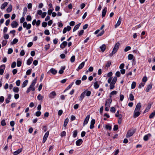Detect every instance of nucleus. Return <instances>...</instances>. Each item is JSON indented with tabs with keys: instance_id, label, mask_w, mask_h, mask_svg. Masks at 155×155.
Listing matches in <instances>:
<instances>
[{
	"instance_id": "nucleus-1",
	"label": "nucleus",
	"mask_w": 155,
	"mask_h": 155,
	"mask_svg": "<svg viewBox=\"0 0 155 155\" xmlns=\"http://www.w3.org/2000/svg\"><path fill=\"white\" fill-rule=\"evenodd\" d=\"M36 81L37 78H36L32 81V83L26 91L27 93H29L31 91H35V88L34 86L36 83Z\"/></svg>"
},
{
	"instance_id": "nucleus-2",
	"label": "nucleus",
	"mask_w": 155,
	"mask_h": 155,
	"mask_svg": "<svg viewBox=\"0 0 155 155\" xmlns=\"http://www.w3.org/2000/svg\"><path fill=\"white\" fill-rule=\"evenodd\" d=\"M120 46V43L119 42H117L114 45L112 53L109 54L110 57L112 56L113 55L115 54L117 52Z\"/></svg>"
},
{
	"instance_id": "nucleus-3",
	"label": "nucleus",
	"mask_w": 155,
	"mask_h": 155,
	"mask_svg": "<svg viewBox=\"0 0 155 155\" xmlns=\"http://www.w3.org/2000/svg\"><path fill=\"white\" fill-rule=\"evenodd\" d=\"M135 132V130L131 129L129 130L126 135L127 138H129L132 136Z\"/></svg>"
},
{
	"instance_id": "nucleus-4",
	"label": "nucleus",
	"mask_w": 155,
	"mask_h": 155,
	"mask_svg": "<svg viewBox=\"0 0 155 155\" xmlns=\"http://www.w3.org/2000/svg\"><path fill=\"white\" fill-rule=\"evenodd\" d=\"M23 26L24 28H26L27 30L29 29L31 27V25L30 24H27L26 22H24L23 23Z\"/></svg>"
},
{
	"instance_id": "nucleus-5",
	"label": "nucleus",
	"mask_w": 155,
	"mask_h": 155,
	"mask_svg": "<svg viewBox=\"0 0 155 155\" xmlns=\"http://www.w3.org/2000/svg\"><path fill=\"white\" fill-rule=\"evenodd\" d=\"M140 113L138 110H134V112L133 117L134 118H136L138 117L140 114Z\"/></svg>"
},
{
	"instance_id": "nucleus-6",
	"label": "nucleus",
	"mask_w": 155,
	"mask_h": 155,
	"mask_svg": "<svg viewBox=\"0 0 155 155\" xmlns=\"http://www.w3.org/2000/svg\"><path fill=\"white\" fill-rule=\"evenodd\" d=\"M5 68V65L2 64L0 66V74L2 75Z\"/></svg>"
},
{
	"instance_id": "nucleus-7",
	"label": "nucleus",
	"mask_w": 155,
	"mask_h": 155,
	"mask_svg": "<svg viewBox=\"0 0 155 155\" xmlns=\"http://www.w3.org/2000/svg\"><path fill=\"white\" fill-rule=\"evenodd\" d=\"M49 132L47 131L44 135L42 141L43 143H44L46 140L47 138L49 135Z\"/></svg>"
},
{
	"instance_id": "nucleus-8",
	"label": "nucleus",
	"mask_w": 155,
	"mask_h": 155,
	"mask_svg": "<svg viewBox=\"0 0 155 155\" xmlns=\"http://www.w3.org/2000/svg\"><path fill=\"white\" fill-rule=\"evenodd\" d=\"M56 94L55 91H53L50 93L49 95V97L50 98H53L56 96Z\"/></svg>"
},
{
	"instance_id": "nucleus-9",
	"label": "nucleus",
	"mask_w": 155,
	"mask_h": 155,
	"mask_svg": "<svg viewBox=\"0 0 155 155\" xmlns=\"http://www.w3.org/2000/svg\"><path fill=\"white\" fill-rule=\"evenodd\" d=\"M89 118H90V115H88L86 116V117L85 118L84 120V122L83 123V126H85V125L87 124V123L88 122Z\"/></svg>"
},
{
	"instance_id": "nucleus-10",
	"label": "nucleus",
	"mask_w": 155,
	"mask_h": 155,
	"mask_svg": "<svg viewBox=\"0 0 155 155\" xmlns=\"http://www.w3.org/2000/svg\"><path fill=\"white\" fill-rule=\"evenodd\" d=\"M141 107V103H138L137 104L135 108V110L140 111Z\"/></svg>"
},
{
	"instance_id": "nucleus-11",
	"label": "nucleus",
	"mask_w": 155,
	"mask_h": 155,
	"mask_svg": "<svg viewBox=\"0 0 155 155\" xmlns=\"http://www.w3.org/2000/svg\"><path fill=\"white\" fill-rule=\"evenodd\" d=\"M121 21V19L120 17H119L118 21H117L116 24L115 25V28H117L118 27L120 24Z\"/></svg>"
},
{
	"instance_id": "nucleus-12",
	"label": "nucleus",
	"mask_w": 155,
	"mask_h": 155,
	"mask_svg": "<svg viewBox=\"0 0 155 155\" xmlns=\"http://www.w3.org/2000/svg\"><path fill=\"white\" fill-rule=\"evenodd\" d=\"M11 26L12 28H16L18 25V23L16 21H13L11 24Z\"/></svg>"
},
{
	"instance_id": "nucleus-13",
	"label": "nucleus",
	"mask_w": 155,
	"mask_h": 155,
	"mask_svg": "<svg viewBox=\"0 0 155 155\" xmlns=\"http://www.w3.org/2000/svg\"><path fill=\"white\" fill-rule=\"evenodd\" d=\"M67 44L68 43L67 41H64L60 45V47L62 49H63L67 46Z\"/></svg>"
},
{
	"instance_id": "nucleus-14",
	"label": "nucleus",
	"mask_w": 155,
	"mask_h": 155,
	"mask_svg": "<svg viewBox=\"0 0 155 155\" xmlns=\"http://www.w3.org/2000/svg\"><path fill=\"white\" fill-rule=\"evenodd\" d=\"M112 101L111 98L107 100L105 104V106H108L109 107H110V104L111 103Z\"/></svg>"
},
{
	"instance_id": "nucleus-15",
	"label": "nucleus",
	"mask_w": 155,
	"mask_h": 155,
	"mask_svg": "<svg viewBox=\"0 0 155 155\" xmlns=\"http://www.w3.org/2000/svg\"><path fill=\"white\" fill-rule=\"evenodd\" d=\"M85 64L84 62H82L79 66L78 68L76 69L77 71H78L79 70L81 69L84 66Z\"/></svg>"
},
{
	"instance_id": "nucleus-16",
	"label": "nucleus",
	"mask_w": 155,
	"mask_h": 155,
	"mask_svg": "<svg viewBox=\"0 0 155 155\" xmlns=\"http://www.w3.org/2000/svg\"><path fill=\"white\" fill-rule=\"evenodd\" d=\"M151 136V134H148L144 136L143 139L144 141H147L148 140L149 138Z\"/></svg>"
},
{
	"instance_id": "nucleus-17",
	"label": "nucleus",
	"mask_w": 155,
	"mask_h": 155,
	"mask_svg": "<svg viewBox=\"0 0 155 155\" xmlns=\"http://www.w3.org/2000/svg\"><path fill=\"white\" fill-rule=\"evenodd\" d=\"M85 92H83L82 93L79 97V100L81 101L85 97Z\"/></svg>"
},
{
	"instance_id": "nucleus-18",
	"label": "nucleus",
	"mask_w": 155,
	"mask_h": 155,
	"mask_svg": "<svg viewBox=\"0 0 155 155\" xmlns=\"http://www.w3.org/2000/svg\"><path fill=\"white\" fill-rule=\"evenodd\" d=\"M53 74L55 75L57 73V71L53 68H51L49 71Z\"/></svg>"
},
{
	"instance_id": "nucleus-19",
	"label": "nucleus",
	"mask_w": 155,
	"mask_h": 155,
	"mask_svg": "<svg viewBox=\"0 0 155 155\" xmlns=\"http://www.w3.org/2000/svg\"><path fill=\"white\" fill-rule=\"evenodd\" d=\"M82 142L83 141L81 139H79L76 141V145L77 146H79L82 144Z\"/></svg>"
},
{
	"instance_id": "nucleus-20",
	"label": "nucleus",
	"mask_w": 155,
	"mask_h": 155,
	"mask_svg": "<svg viewBox=\"0 0 155 155\" xmlns=\"http://www.w3.org/2000/svg\"><path fill=\"white\" fill-rule=\"evenodd\" d=\"M107 8L106 7L104 8L102 12V17H104L106 15L107 12Z\"/></svg>"
},
{
	"instance_id": "nucleus-21",
	"label": "nucleus",
	"mask_w": 155,
	"mask_h": 155,
	"mask_svg": "<svg viewBox=\"0 0 155 155\" xmlns=\"http://www.w3.org/2000/svg\"><path fill=\"white\" fill-rule=\"evenodd\" d=\"M22 151V148H20L18 149V150H17L16 151H15L14 153L13 154L14 155H17L20 153Z\"/></svg>"
},
{
	"instance_id": "nucleus-22",
	"label": "nucleus",
	"mask_w": 155,
	"mask_h": 155,
	"mask_svg": "<svg viewBox=\"0 0 155 155\" xmlns=\"http://www.w3.org/2000/svg\"><path fill=\"white\" fill-rule=\"evenodd\" d=\"M33 58L32 57L30 58L27 61V64L28 65H30L33 61Z\"/></svg>"
},
{
	"instance_id": "nucleus-23",
	"label": "nucleus",
	"mask_w": 155,
	"mask_h": 155,
	"mask_svg": "<svg viewBox=\"0 0 155 155\" xmlns=\"http://www.w3.org/2000/svg\"><path fill=\"white\" fill-rule=\"evenodd\" d=\"M81 25V23H79L77 25H76L74 27L73 29V32H74L76 30H77L78 29V28H79L80 25Z\"/></svg>"
},
{
	"instance_id": "nucleus-24",
	"label": "nucleus",
	"mask_w": 155,
	"mask_h": 155,
	"mask_svg": "<svg viewBox=\"0 0 155 155\" xmlns=\"http://www.w3.org/2000/svg\"><path fill=\"white\" fill-rule=\"evenodd\" d=\"M65 69V67L62 66L61 67V69L59 71L58 73L60 74H62L64 72V70Z\"/></svg>"
},
{
	"instance_id": "nucleus-25",
	"label": "nucleus",
	"mask_w": 155,
	"mask_h": 155,
	"mask_svg": "<svg viewBox=\"0 0 155 155\" xmlns=\"http://www.w3.org/2000/svg\"><path fill=\"white\" fill-rule=\"evenodd\" d=\"M28 81L27 80L24 81L22 84V87H24L26 86L28 83Z\"/></svg>"
},
{
	"instance_id": "nucleus-26",
	"label": "nucleus",
	"mask_w": 155,
	"mask_h": 155,
	"mask_svg": "<svg viewBox=\"0 0 155 155\" xmlns=\"http://www.w3.org/2000/svg\"><path fill=\"white\" fill-rule=\"evenodd\" d=\"M106 48V46L104 44L103 45L101 46L100 47V48L101 51L104 52Z\"/></svg>"
},
{
	"instance_id": "nucleus-27",
	"label": "nucleus",
	"mask_w": 155,
	"mask_h": 155,
	"mask_svg": "<svg viewBox=\"0 0 155 155\" xmlns=\"http://www.w3.org/2000/svg\"><path fill=\"white\" fill-rule=\"evenodd\" d=\"M152 85L151 84H149L147 86L146 89V91L147 92H149L150 89L152 88Z\"/></svg>"
},
{
	"instance_id": "nucleus-28",
	"label": "nucleus",
	"mask_w": 155,
	"mask_h": 155,
	"mask_svg": "<svg viewBox=\"0 0 155 155\" xmlns=\"http://www.w3.org/2000/svg\"><path fill=\"white\" fill-rule=\"evenodd\" d=\"M151 107V105L150 104H148L146 109L144 111V113L147 112L150 109Z\"/></svg>"
},
{
	"instance_id": "nucleus-29",
	"label": "nucleus",
	"mask_w": 155,
	"mask_h": 155,
	"mask_svg": "<svg viewBox=\"0 0 155 155\" xmlns=\"http://www.w3.org/2000/svg\"><path fill=\"white\" fill-rule=\"evenodd\" d=\"M8 4V3L7 2H5L3 3L1 6V8L2 9H3L5 8V7L7 6Z\"/></svg>"
},
{
	"instance_id": "nucleus-30",
	"label": "nucleus",
	"mask_w": 155,
	"mask_h": 155,
	"mask_svg": "<svg viewBox=\"0 0 155 155\" xmlns=\"http://www.w3.org/2000/svg\"><path fill=\"white\" fill-rule=\"evenodd\" d=\"M12 9V6L11 5H10L9 7L7 9V11L8 12H11Z\"/></svg>"
},
{
	"instance_id": "nucleus-31",
	"label": "nucleus",
	"mask_w": 155,
	"mask_h": 155,
	"mask_svg": "<svg viewBox=\"0 0 155 155\" xmlns=\"http://www.w3.org/2000/svg\"><path fill=\"white\" fill-rule=\"evenodd\" d=\"M84 92H85V94L87 96H89L91 94V92L90 91L85 90Z\"/></svg>"
},
{
	"instance_id": "nucleus-32",
	"label": "nucleus",
	"mask_w": 155,
	"mask_h": 155,
	"mask_svg": "<svg viewBox=\"0 0 155 155\" xmlns=\"http://www.w3.org/2000/svg\"><path fill=\"white\" fill-rule=\"evenodd\" d=\"M13 90L15 93H18L19 91V88L17 87H14L13 88Z\"/></svg>"
},
{
	"instance_id": "nucleus-33",
	"label": "nucleus",
	"mask_w": 155,
	"mask_h": 155,
	"mask_svg": "<svg viewBox=\"0 0 155 155\" xmlns=\"http://www.w3.org/2000/svg\"><path fill=\"white\" fill-rule=\"evenodd\" d=\"M68 121H69V120H68V118H66L65 120L64 123V127H65L67 126L68 123Z\"/></svg>"
},
{
	"instance_id": "nucleus-34",
	"label": "nucleus",
	"mask_w": 155,
	"mask_h": 155,
	"mask_svg": "<svg viewBox=\"0 0 155 155\" xmlns=\"http://www.w3.org/2000/svg\"><path fill=\"white\" fill-rule=\"evenodd\" d=\"M43 98V96H41L40 94H38L37 96V99L39 101L42 100Z\"/></svg>"
},
{
	"instance_id": "nucleus-35",
	"label": "nucleus",
	"mask_w": 155,
	"mask_h": 155,
	"mask_svg": "<svg viewBox=\"0 0 155 155\" xmlns=\"http://www.w3.org/2000/svg\"><path fill=\"white\" fill-rule=\"evenodd\" d=\"M136 82L134 81H133L131 84V89H134L136 87Z\"/></svg>"
},
{
	"instance_id": "nucleus-36",
	"label": "nucleus",
	"mask_w": 155,
	"mask_h": 155,
	"mask_svg": "<svg viewBox=\"0 0 155 155\" xmlns=\"http://www.w3.org/2000/svg\"><path fill=\"white\" fill-rule=\"evenodd\" d=\"M129 99L131 101H133L134 99V96L132 94H130L129 95Z\"/></svg>"
},
{
	"instance_id": "nucleus-37",
	"label": "nucleus",
	"mask_w": 155,
	"mask_h": 155,
	"mask_svg": "<svg viewBox=\"0 0 155 155\" xmlns=\"http://www.w3.org/2000/svg\"><path fill=\"white\" fill-rule=\"evenodd\" d=\"M18 39H17L15 38V39H13L12 42H11V44H12V45L15 44H16V43H17L18 42Z\"/></svg>"
},
{
	"instance_id": "nucleus-38",
	"label": "nucleus",
	"mask_w": 155,
	"mask_h": 155,
	"mask_svg": "<svg viewBox=\"0 0 155 155\" xmlns=\"http://www.w3.org/2000/svg\"><path fill=\"white\" fill-rule=\"evenodd\" d=\"M155 116V111L152 112L151 114L149 116V118L150 119L153 118L154 116Z\"/></svg>"
},
{
	"instance_id": "nucleus-39",
	"label": "nucleus",
	"mask_w": 155,
	"mask_h": 155,
	"mask_svg": "<svg viewBox=\"0 0 155 155\" xmlns=\"http://www.w3.org/2000/svg\"><path fill=\"white\" fill-rule=\"evenodd\" d=\"M21 62L20 61H18V60H17V65L18 67H20L21 66Z\"/></svg>"
},
{
	"instance_id": "nucleus-40",
	"label": "nucleus",
	"mask_w": 155,
	"mask_h": 155,
	"mask_svg": "<svg viewBox=\"0 0 155 155\" xmlns=\"http://www.w3.org/2000/svg\"><path fill=\"white\" fill-rule=\"evenodd\" d=\"M94 87L95 89H97L99 87V85L98 84L97 82H96L94 84Z\"/></svg>"
},
{
	"instance_id": "nucleus-41",
	"label": "nucleus",
	"mask_w": 155,
	"mask_h": 155,
	"mask_svg": "<svg viewBox=\"0 0 155 155\" xmlns=\"http://www.w3.org/2000/svg\"><path fill=\"white\" fill-rule=\"evenodd\" d=\"M117 77H114V78L113 79L111 82L113 83L114 84H115L117 81Z\"/></svg>"
},
{
	"instance_id": "nucleus-42",
	"label": "nucleus",
	"mask_w": 155,
	"mask_h": 155,
	"mask_svg": "<svg viewBox=\"0 0 155 155\" xmlns=\"http://www.w3.org/2000/svg\"><path fill=\"white\" fill-rule=\"evenodd\" d=\"M131 47L130 46H128L126 47L124 49V51L125 52H127L129 50L131 49Z\"/></svg>"
},
{
	"instance_id": "nucleus-43",
	"label": "nucleus",
	"mask_w": 155,
	"mask_h": 155,
	"mask_svg": "<svg viewBox=\"0 0 155 155\" xmlns=\"http://www.w3.org/2000/svg\"><path fill=\"white\" fill-rule=\"evenodd\" d=\"M111 61H107V63L106 65V67L108 68L109 67L111 64Z\"/></svg>"
},
{
	"instance_id": "nucleus-44",
	"label": "nucleus",
	"mask_w": 155,
	"mask_h": 155,
	"mask_svg": "<svg viewBox=\"0 0 155 155\" xmlns=\"http://www.w3.org/2000/svg\"><path fill=\"white\" fill-rule=\"evenodd\" d=\"M78 132L76 130H74L73 132V136L74 137H76L77 135Z\"/></svg>"
},
{
	"instance_id": "nucleus-45",
	"label": "nucleus",
	"mask_w": 155,
	"mask_h": 155,
	"mask_svg": "<svg viewBox=\"0 0 155 155\" xmlns=\"http://www.w3.org/2000/svg\"><path fill=\"white\" fill-rule=\"evenodd\" d=\"M75 59V56L73 55L72 56L70 59V61L71 62L73 63Z\"/></svg>"
},
{
	"instance_id": "nucleus-46",
	"label": "nucleus",
	"mask_w": 155,
	"mask_h": 155,
	"mask_svg": "<svg viewBox=\"0 0 155 155\" xmlns=\"http://www.w3.org/2000/svg\"><path fill=\"white\" fill-rule=\"evenodd\" d=\"M27 11V9L26 7H25L23 9V16H24L26 14Z\"/></svg>"
},
{
	"instance_id": "nucleus-47",
	"label": "nucleus",
	"mask_w": 155,
	"mask_h": 155,
	"mask_svg": "<svg viewBox=\"0 0 155 155\" xmlns=\"http://www.w3.org/2000/svg\"><path fill=\"white\" fill-rule=\"evenodd\" d=\"M114 84H115L111 82L110 83V89H114Z\"/></svg>"
},
{
	"instance_id": "nucleus-48",
	"label": "nucleus",
	"mask_w": 155,
	"mask_h": 155,
	"mask_svg": "<svg viewBox=\"0 0 155 155\" xmlns=\"http://www.w3.org/2000/svg\"><path fill=\"white\" fill-rule=\"evenodd\" d=\"M105 128L106 129H109V130H110L112 128L110 126L109 124H107L106 125Z\"/></svg>"
},
{
	"instance_id": "nucleus-49",
	"label": "nucleus",
	"mask_w": 155,
	"mask_h": 155,
	"mask_svg": "<svg viewBox=\"0 0 155 155\" xmlns=\"http://www.w3.org/2000/svg\"><path fill=\"white\" fill-rule=\"evenodd\" d=\"M4 100V97L3 96L0 97V103H3Z\"/></svg>"
},
{
	"instance_id": "nucleus-50",
	"label": "nucleus",
	"mask_w": 155,
	"mask_h": 155,
	"mask_svg": "<svg viewBox=\"0 0 155 155\" xmlns=\"http://www.w3.org/2000/svg\"><path fill=\"white\" fill-rule=\"evenodd\" d=\"M7 42V41L6 40H4L2 41V45L3 46H4L5 45Z\"/></svg>"
},
{
	"instance_id": "nucleus-51",
	"label": "nucleus",
	"mask_w": 155,
	"mask_h": 155,
	"mask_svg": "<svg viewBox=\"0 0 155 155\" xmlns=\"http://www.w3.org/2000/svg\"><path fill=\"white\" fill-rule=\"evenodd\" d=\"M134 56L133 54H130L128 55V58L129 60H132Z\"/></svg>"
},
{
	"instance_id": "nucleus-52",
	"label": "nucleus",
	"mask_w": 155,
	"mask_h": 155,
	"mask_svg": "<svg viewBox=\"0 0 155 155\" xmlns=\"http://www.w3.org/2000/svg\"><path fill=\"white\" fill-rule=\"evenodd\" d=\"M41 114V112L40 111H38L36 112L35 115L37 117H39L40 116Z\"/></svg>"
},
{
	"instance_id": "nucleus-53",
	"label": "nucleus",
	"mask_w": 155,
	"mask_h": 155,
	"mask_svg": "<svg viewBox=\"0 0 155 155\" xmlns=\"http://www.w3.org/2000/svg\"><path fill=\"white\" fill-rule=\"evenodd\" d=\"M81 81L80 80H77L75 81V84L77 85H79L81 83Z\"/></svg>"
},
{
	"instance_id": "nucleus-54",
	"label": "nucleus",
	"mask_w": 155,
	"mask_h": 155,
	"mask_svg": "<svg viewBox=\"0 0 155 155\" xmlns=\"http://www.w3.org/2000/svg\"><path fill=\"white\" fill-rule=\"evenodd\" d=\"M66 135V132L65 131H62L61 134V137H63L64 136H65Z\"/></svg>"
},
{
	"instance_id": "nucleus-55",
	"label": "nucleus",
	"mask_w": 155,
	"mask_h": 155,
	"mask_svg": "<svg viewBox=\"0 0 155 155\" xmlns=\"http://www.w3.org/2000/svg\"><path fill=\"white\" fill-rule=\"evenodd\" d=\"M110 95H116L117 93V92L115 91H112L110 93Z\"/></svg>"
},
{
	"instance_id": "nucleus-56",
	"label": "nucleus",
	"mask_w": 155,
	"mask_h": 155,
	"mask_svg": "<svg viewBox=\"0 0 155 155\" xmlns=\"http://www.w3.org/2000/svg\"><path fill=\"white\" fill-rule=\"evenodd\" d=\"M1 124V125L3 126H5L6 125V123L5 120H3L2 121Z\"/></svg>"
},
{
	"instance_id": "nucleus-57",
	"label": "nucleus",
	"mask_w": 155,
	"mask_h": 155,
	"mask_svg": "<svg viewBox=\"0 0 155 155\" xmlns=\"http://www.w3.org/2000/svg\"><path fill=\"white\" fill-rule=\"evenodd\" d=\"M31 69L28 70L26 72V74L27 75H29L31 74Z\"/></svg>"
},
{
	"instance_id": "nucleus-58",
	"label": "nucleus",
	"mask_w": 155,
	"mask_h": 155,
	"mask_svg": "<svg viewBox=\"0 0 155 155\" xmlns=\"http://www.w3.org/2000/svg\"><path fill=\"white\" fill-rule=\"evenodd\" d=\"M147 78L146 76H144L142 78V81L143 82L145 83L147 81Z\"/></svg>"
},
{
	"instance_id": "nucleus-59",
	"label": "nucleus",
	"mask_w": 155,
	"mask_h": 155,
	"mask_svg": "<svg viewBox=\"0 0 155 155\" xmlns=\"http://www.w3.org/2000/svg\"><path fill=\"white\" fill-rule=\"evenodd\" d=\"M124 96L123 94H120V99L121 101H122L124 99Z\"/></svg>"
},
{
	"instance_id": "nucleus-60",
	"label": "nucleus",
	"mask_w": 155,
	"mask_h": 155,
	"mask_svg": "<svg viewBox=\"0 0 155 155\" xmlns=\"http://www.w3.org/2000/svg\"><path fill=\"white\" fill-rule=\"evenodd\" d=\"M26 19L28 21H30L31 20V17L30 15H28Z\"/></svg>"
},
{
	"instance_id": "nucleus-61",
	"label": "nucleus",
	"mask_w": 155,
	"mask_h": 155,
	"mask_svg": "<svg viewBox=\"0 0 155 155\" xmlns=\"http://www.w3.org/2000/svg\"><path fill=\"white\" fill-rule=\"evenodd\" d=\"M11 67L12 68H15L16 66V62L15 61L13 62L11 64Z\"/></svg>"
},
{
	"instance_id": "nucleus-62",
	"label": "nucleus",
	"mask_w": 155,
	"mask_h": 155,
	"mask_svg": "<svg viewBox=\"0 0 155 155\" xmlns=\"http://www.w3.org/2000/svg\"><path fill=\"white\" fill-rule=\"evenodd\" d=\"M47 23L45 22H43L42 24V26L43 27L45 28L47 26Z\"/></svg>"
},
{
	"instance_id": "nucleus-63",
	"label": "nucleus",
	"mask_w": 155,
	"mask_h": 155,
	"mask_svg": "<svg viewBox=\"0 0 155 155\" xmlns=\"http://www.w3.org/2000/svg\"><path fill=\"white\" fill-rule=\"evenodd\" d=\"M13 52V50L12 48H9L8 50V54H11Z\"/></svg>"
},
{
	"instance_id": "nucleus-64",
	"label": "nucleus",
	"mask_w": 155,
	"mask_h": 155,
	"mask_svg": "<svg viewBox=\"0 0 155 155\" xmlns=\"http://www.w3.org/2000/svg\"><path fill=\"white\" fill-rule=\"evenodd\" d=\"M110 111L112 112L115 113V112L116 109L114 107H112L110 109Z\"/></svg>"
}]
</instances>
